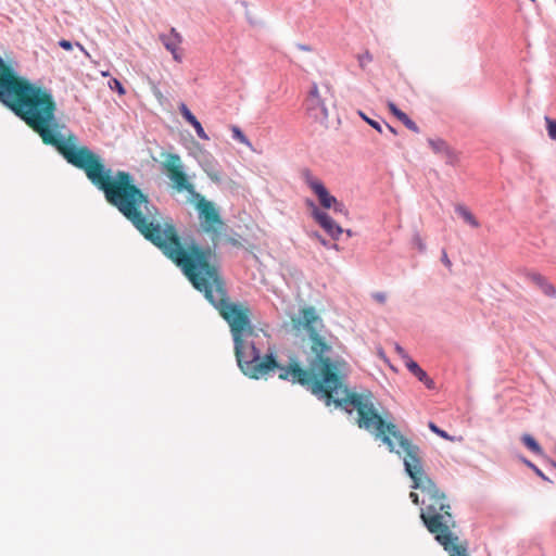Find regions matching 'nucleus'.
Listing matches in <instances>:
<instances>
[{
    "instance_id": "nucleus-1",
    "label": "nucleus",
    "mask_w": 556,
    "mask_h": 556,
    "mask_svg": "<svg viewBox=\"0 0 556 556\" xmlns=\"http://www.w3.org/2000/svg\"><path fill=\"white\" fill-rule=\"evenodd\" d=\"M223 318L229 325L238 366L245 376L251 379H266L277 371L279 379L305 387L314 395L325 400L327 405H352L357 410V425L361 429L381 440L391 453H403L405 471L413 481L412 488L422 493L424 508L420 518L424 525L434 534L448 556H469L467 545L459 543L458 536L452 532L455 521L445 494L424 470L419 446L403 435L394 422L386 421L371 402L343 388L346 362L336 355L333 342L337 338L327 330L314 306H304L290 318L293 330L303 331L307 336L306 368L295 358L283 366L273 353L263 357L260 355L253 342L257 332L251 323V309L247 304L235 303L223 313Z\"/></svg>"
},
{
    "instance_id": "nucleus-2",
    "label": "nucleus",
    "mask_w": 556,
    "mask_h": 556,
    "mask_svg": "<svg viewBox=\"0 0 556 556\" xmlns=\"http://www.w3.org/2000/svg\"><path fill=\"white\" fill-rule=\"evenodd\" d=\"M197 198L195 208L199 213L201 225L206 233L212 236L213 240H216L225 229V223L222 219L214 203L206 200L200 193H194Z\"/></svg>"
},
{
    "instance_id": "nucleus-3",
    "label": "nucleus",
    "mask_w": 556,
    "mask_h": 556,
    "mask_svg": "<svg viewBox=\"0 0 556 556\" xmlns=\"http://www.w3.org/2000/svg\"><path fill=\"white\" fill-rule=\"evenodd\" d=\"M162 168L177 191L194 193V186L189 181L187 174L184 172L182 162L178 154L167 153L162 163Z\"/></svg>"
},
{
    "instance_id": "nucleus-4",
    "label": "nucleus",
    "mask_w": 556,
    "mask_h": 556,
    "mask_svg": "<svg viewBox=\"0 0 556 556\" xmlns=\"http://www.w3.org/2000/svg\"><path fill=\"white\" fill-rule=\"evenodd\" d=\"M305 182L311 188V190L317 197L320 205L324 208H333L334 212L346 215L348 211L345 206L337 200L336 197L331 195L324 184L309 173L305 174Z\"/></svg>"
},
{
    "instance_id": "nucleus-5",
    "label": "nucleus",
    "mask_w": 556,
    "mask_h": 556,
    "mask_svg": "<svg viewBox=\"0 0 556 556\" xmlns=\"http://www.w3.org/2000/svg\"><path fill=\"white\" fill-rule=\"evenodd\" d=\"M305 106L308 115L316 122L325 124L328 121V109L316 84L312 86Z\"/></svg>"
},
{
    "instance_id": "nucleus-6",
    "label": "nucleus",
    "mask_w": 556,
    "mask_h": 556,
    "mask_svg": "<svg viewBox=\"0 0 556 556\" xmlns=\"http://www.w3.org/2000/svg\"><path fill=\"white\" fill-rule=\"evenodd\" d=\"M312 207V215L318 225L334 240H338L343 233V229L327 213L320 211L313 202H308Z\"/></svg>"
},
{
    "instance_id": "nucleus-7",
    "label": "nucleus",
    "mask_w": 556,
    "mask_h": 556,
    "mask_svg": "<svg viewBox=\"0 0 556 556\" xmlns=\"http://www.w3.org/2000/svg\"><path fill=\"white\" fill-rule=\"evenodd\" d=\"M160 40L164 45V47L172 53L173 59L180 63L182 61V55L179 52L180 45L182 42V36L176 30V28H170L169 34L160 35Z\"/></svg>"
},
{
    "instance_id": "nucleus-8",
    "label": "nucleus",
    "mask_w": 556,
    "mask_h": 556,
    "mask_svg": "<svg viewBox=\"0 0 556 556\" xmlns=\"http://www.w3.org/2000/svg\"><path fill=\"white\" fill-rule=\"evenodd\" d=\"M406 367L420 382L425 383L428 389L434 388L433 380L415 361H408Z\"/></svg>"
},
{
    "instance_id": "nucleus-9",
    "label": "nucleus",
    "mask_w": 556,
    "mask_h": 556,
    "mask_svg": "<svg viewBox=\"0 0 556 556\" xmlns=\"http://www.w3.org/2000/svg\"><path fill=\"white\" fill-rule=\"evenodd\" d=\"M389 111L401 121L409 130L414 132H419V127L416 125L414 121H412L407 114L401 111L392 101L388 102Z\"/></svg>"
},
{
    "instance_id": "nucleus-10",
    "label": "nucleus",
    "mask_w": 556,
    "mask_h": 556,
    "mask_svg": "<svg viewBox=\"0 0 556 556\" xmlns=\"http://www.w3.org/2000/svg\"><path fill=\"white\" fill-rule=\"evenodd\" d=\"M455 212L458 214L459 217L464 219L465 223H467L472 228L480 227V223L467 206L463 204H457L455 206Z\"/></svg>"
},
{
    "instance_id": "nucleus-11",
    "label": "nucleus",
    "mask_w": 556,
    "mask_h": 556,
    "mask_svg": "<svg viewBox=\"0 0 556 556\" xmlns=\"http://www.w3.org/2000/svg\"><path fill=\"white\" fill-rule=\"evenodd\" d=\"M521 441L526 445V447L529 448L532 453L536 455H543L542 447L532 435L526 433L521 437Z\"/></svg>"
},
{
    "instance_id": "nucleus-12",
    "label": "nucleus",
    "mask_w": 556,
    "mask_h": 556,
    "mask_svg": "<svg viewBox=\"0 0 556 556\" xmlns=\"http://www.w3.org/2000/svg\"><path fill=\"white\" fill-rule=\"evenodd\" d=\"M428 144L431 147L432 151L437 154L442 155L446 152L448 144L443 139H428Z\"/></svg>"
},
{
    "instance_id": "nucleus-13",
    "label": "nucleus",
    "mask_w": 556,
    "mask_h": 556,
    "mask_svg": "<svg viewBox=\"0 0 556 556\" xmlns=\"http://www.w3.org/2000/svg\"><path fill=\"white\" fill-rule=\"evenodd\" d=\"M230 130L232 132V138L237 141H239L240 143L244 144L245 147L252 149V143L251 141L248 139V137L242 132V130L236 126V125H232L230 127Z\"/></svg>"
},
{
    "instance_id": "nucleus-14",
    "label": "nucleus",
    "mask_w": 556,
    "mask_h": 556,
    "mask_svg": "<svg viewBox=\"0 0 556 556\" xmlns=\"http://www.w3.org/2000/svg\"><path fill=\"white\" fill-rule=\"evenodd\" d=\"M179 111L182 117L191 125L193 126L198 119L197 117L191 113V111L188 109V106L185 103H181L179 105Z\"/></svg>"
},
{
    "instance_id": "nucleus-15",
    "label": "nucleus",
    "mask_w": 556,
    "mask_h": 556,
    "mask_svg": "<svg viewBox=\"0 0 556 556\" xmlns=\"http://www.w3.org/2000/svg\"><path fill=\"white\" fill-rule=\"evenodd\" d=\"M445 159V162L450 165H456L459 161V155L456 151H454L450 146L446 149V152L442 154Z\"/></svg>"
},
{
    "instance_id": "nucleus-16",
    "label": "nucleus",
    "mask_w": 556,
    "mask_h": 556,
    "mask_svg": "<svg viewBox=\"0 0 556 556\" xmlns=\"http://www.w3.org/2000/svg\"><path fill=\"white\" fill-rule=\"evenodd\" d=\"M357 61L359 66L364 70L369 63H371L372 55L369 51H365L357 55Z\"/></svg>"
},
{
    "instance_id": "nucleus-17",
    "label": "nucleus",
    "mask_w": 556,
    "mask_h": 556,
    "mask_svg": "<svg viewBox=\"0 0 556 556\" xmlns=\"http://www.w3.org/2000/svg\"><path fill=\"white\" fill-rule=\"evenodd\" d=\"M545 122H546V130H547V134H548V137L556 141V121L549 118V117H545Z\"/></svg>"
},
{
    "instance_id": "nucleus-18",
    "label": "nucleus",
    "mask_w": 556,
    "mask_h": 556,
    "mask_svg": "<svg viewBox=\"0 0 556 556\" xmlns=\"http://www.w3.org/2000/svg\"><path fill=\"white\" fill-rule=\"evenodd\" d=\"M358 115L362 117L363 121H365L368 125H370L372 128H375L377 131L382 132L381 125L371 118H369L365 113L362 111H358Z\"/></svg>"
},
{
    "instance_id": "nucleus-19",
    "label": "nucleus",
    "mask_w": 556,
    "mask_h": 556,
    "mask_svg": "<svg viewBox=\"0 0 556 556\" xmlns=\"http://www.w3.org/2000/svg\"><path fill=\"white\" fill-rule=\"evenodd\" d=\"M540 289L545 295L556 298V288L548 280Z\"/></svg>"
},
{
    "instance_id": "nucleus-20",
    "label": "nucleus",
    "mask_w": 556,
    "mask_h": 556,
    "mask_svg": "<svg viewBox=\"0 0 556 556\" xmlns=\"http://www.w3.org/2000/svg\"><path fill=\"white\" fill-rule=\"evenodd\" d=\"M529 278L533 283H535L540 288L543 286V283L547 281V279L539 273L529 274Z\"/></svg>"
},
{
    "instance_id": "nucleus-21",
    "label": "nucleus",
    "mask_w": 556,
    "mask_h": 556,
    "mask_svg": "<svg viewBox=\"0 0 556 556\" xmlns=\"http://www.w3.org/2000/svg\"><path fill=\"white\" fill-rule=\"evenodd\" d=\"M111 89H115L121 96L125 94V88L121 84V81L116 78H112L109 83Z\"/></svg>"
},
{
    "instance_id": "nucleus-22",
    "label": "nucleus",
    "mask_w": 556,
    "mask_h": 556,
    "mask_svg": "<svg viewBox=\"0 0 556 556\" xmlns=\"http://www.w3.org/2000/svg\"><path fill=\"white\" fill-rule=\"evenodd\" d=\"M394 349L397 355L404 361L405 366L407 365L408 361H413L400 344L396 343Z\"/></svg>"
},
{
    "instance_id": "nucleus-23",
    "label": "nucleus",
    "mask_w": 556,
    "mask_h": 556,
    "mask_svg": "<svg viewBox=\"0 0 556 556\" xmlns=\"http://www.w3.org/2000/svg\"><path fill=\"white\" fill-rule=\"evenodd\" d=\"M429 428L432 432H434L435 434L440 435L441 438L445 439V440H451V437L444 431V430H441L437 425H434L433 422H430L429 424Z\"/></svg>"
},
{
    "instance_id": "nucleus-24",
    "label": "nucleus",
    "mask_w": 556,
    "mask_h": 556,
    "mask_svg": "<svg viewBox=\"0 0 556 556\" xmlns=\"http://www.w3.org/2000/svg\"><path fill=\"white\" fill-rule=\"evenodd\" d=\"M192 127L194 128L199 138L203 139V140L210 139L199 121Z\"/></svg>"
},
{
    "instance_id": "nucleus-25",
    "label": "nucleus",
    "mask_w": 556,
    "mask_h": 556,
    "mask_svg": "<svg viewBox=\"0 0 556 556\" xmlns=\"http://www.w3.org/2000/svg\"><path fill=\"white\" fill-rule=\"evenodd\" d=\"M525 464H526L529 468H531V469H532V470H533V471H534L539 477H541V478L545 479L544 473H543V472H542V471H541V470H540V469H539V468H538L533 463H531L530 460L525 459Z\"/></svg>"
},
{
    "instance_id": "nucleus-26",
    "label": "nucleus",
    "mask_w": 556,
    "mask_h": 556,
    "mask_svg": "<svg viewBox=\"0 0 556 556\" xmlns=\"http://www.w3.org/2000/svg\"><path fill=\"white\" fill-rule=\"evenodd\" d=\"M59 46L67 51L72 50V48H73V43L66 39L60 40Z\"/></svg>"
},
{
    "instance_id": "nucleus-27",
    "label": "nucleus",
    "mask_w": 556,
    "mask_h": 556,
    "mask_svg": "<svg viewBox=\"0 0 556 556\" xmlns=\"http://www.w3.org/2000/svg\"><path fill=\"white\" fill-rule=\"evenodd\" d=\"M441 261H442V263H443L447 268H451V267H452V262H451V260L448 258L447 253H446L445 251H443V252H442Z\"/></svg>"
},
{
    "instance_id": "nucleus-28",
    "label": "nucleus",
    "mask_w": 556,
    "mask_h": 556,
    "mask_svg": "<svg viewBox=\"0 0 556 556\" xmlns=\"http://www.w3.org/2000/svg\"><path fill=\"white\" fill-rule=\"evenodd\" d=\"M374 299L376 301H378L379 303H384L386 300H387V295H386V293L377 292V293L374 294Z\"/></svg>"
},
{
    "instance_id": "nucleus-29",
    "label": "nucleus",
    "mask_w": 556,
    "mask_h": 556,
    "mask_svg": "<svg viewBox=\"0 0 556 556\" xmlns=\"http://www.w3.org/2000/svg\"><path fill=\"white\" fill-rule=\"evenodd\" d=\"M409 497H410V500H412V502H413L414 504H416V505L421 504V502L419 501V496H418V494H417V493H415V492H410Z\"/></svg>"
},
{
    "instance_id": "nucleus-30",
    "label": "nucleus",
    "mask_w": 556,
    "mask_h": 556,
    "mask_svg": "<svg viewBox=\"0 0 556 556\" xmlns=\"http://www.w3.org/2000/svg\"><path fill=\"white\" fill-rule=\"evenodd\" d=\"M298 48L302 51H305V52H311L312 51V47L311 46H307V45H298Z\"/></svg>"
},
{
    "instance_id": "nucleus-31",
    "label": "nucleus",
    "mask_w": 556,
    "mask_h": 556,
    "mask_svg": "<svg viewBox=\"0 0 556 556\" xmlns=\"http://www.w3.org/2000/svg\"><path fill=\"white\" fill-rule=\"evenodd\" d=\"M314 236L320 241L323 245L327 247V241L320 235L315 233Z\"/></svg>"
},
{
    "instance_id": "nucleus-32",
    "label": "nucleus",
    "mask_w": 556,
    "mask_h": 556,
    "mask_svg": "<svg viewBox=\"0 0 556 556\" xmlns=\"http://www.w3.org/2000/svg\"><path fill=\"white\" fill-rule=\"evenodd\" d=\"M76 46L87 55L89 56V53L86 51V49L84 48L83 45H80L79 42H76Z\"/></svg>"
},
{
    "instance_id": "nucleus-33",
    "label": "nucleus",
    "mask_w": 556,
    "mask_h": 556,
    "mask_svg": "<svg viewBox=\"0 0 556 556\" xmlns=\"http://www.w3.org/2000/svg\"><path fill=\"white\" fill-rule=\"evenodd\" d=\"M416 241H417V243H418L419 249H420V250H424V248H425V247H424V243H422L421 239H420V238H417V239H416Z\"/></svg>"
},
{
    "instance_id": "nucleus-34",
    "label": "nucleus",
    "mask_w": 556,
    "mask_h": 556,
    "mask_svg": "<svg viewBox=\"0 0 556 556\" xmlns=\"http://www.w3.org/2000/svg\"><path fill=\"white\" fill-rule=\"evenodd\" d=\"M388 129H389L392 134H394V135H396V134H397V132H396V130H395L392 126H390V125H388Z\"/></svg>"
},
{
    "instance_id": "nucleus-35",
    "label": "nucleus",
    "mask_w": 556,
    "mask_h": 556,
    "mask_svg": "<svg viewBox=\"0 0 556 556\" xmlns=\"http://www.w3.org/2000/svg\"><path fill=\"white\" fill-rule=\"evenodd\" d=\"M346 235H348L349 237H351V236H352V231H351V230H346Z\"/></svg>"
},
{
    "instance_id": "nucleus-36",
    "label": "nucleus",
    "mask_w": 556,
    "mask_h": 556,
    "mask_svg": "<svg viewBox=\"0 0 556 556\" xmlns=\"http://www.w3.org/2000/svg\"><path fill=\"white\" fill-rule=\"evenodd\" d=\"M102 75L103 76H109V73L108 72H102Z\"/></svg>"
}]
</instances>
